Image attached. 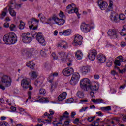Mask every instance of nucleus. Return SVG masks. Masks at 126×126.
<instances>
[{
	"mask_svg": "<svg viewBox=\"0 0 126 126\" xmlns=\"http://www.w3.org/2000/svg\"><path fill=\"white\" fill-rule=\"evenodd\" d=\"M60 17H61V18H63L64 17V15L63 14V12H60V13L59 14Z\"/></svg>",
	"mask_w": 126,
	"mask_h": 126,
	"instance_id": "61",
	"label": "nucleus"
},
{
	"mask_svg": "<svg viewBox=\"0 0 126 126\" xmlns=\"http://www.w3.org/2000/svg\"><path fill=\"white\" fill-rule=\"evenodd\" d=\"M107 35L111 39H118L119 38V31L115 29H109Z\"/></svg>",
	"mask_w": 126,
	"mask_h": 126,
	"instance_id": "10",
	"label": "nucleus"
},
{
	"mask_svg": "<svg viewBox=\"0 0 126 126\" xmlns=\"http://www.w3.org/2000/svg\"><path fill=\"white\" fill-rule=\"evenodd\" d=\"M73 102V98H70L67 100V103L68 104H71Z\"/></svg>",
	"mask_w": 126,
	"mask_h": 126,
	"instance_id": "57",
	"label": "nucleus"
},
{
	"mask_svg": "<svg viewBox=\"0 0 126 126\" xmlns=\"http://www.w3.org/2000/svg\"><path fill=\"white\" fill-rule=\"evenodd\" d=\"M98 62L99 63H104L107 60L106 56L103 54H100L98 56Z\"/></svg>",
	"mask_w": 126,
	"mask_h": 126,
	"instance_id": "20",
	"label": "nucleus"
},
{
	"mask_svg": "<svg viewBox=\"0 0 126 126\" xmlns=\"http://www.w3.org/2000/svg\"><path fill=\"white\" fill-rule=\"evenodd\" d=\"M71 34V30L70 29L64 30L63 32H59L60 36H69Z\"/></svg>",
	"mask_w": 126,
	"mask_h": 126,
	"instance_id": "22",
	"label": "nucleus"
},
{
	"mask_svg": "<svg viewBox=\"0 0 126 126\" xmlns=\"http://www.w3.org/2000/svg\"><path fill=\"white\" fill-rule=\"evenodd\" d=\"M96 56H97V51L94 49L90 51L88 57L90 61H94L96 59Z\"/></svg>",
	"mask_w": 126,
	"mask_h": 126,
	"instance_id": "16",
	"label": "nucleus"
},
{
	"mask_svg": "<svg viewBox=\"0 0 126 126\" xmlns=\"http://www.w3.org/2000/svg\"><path fill=\"white\" fill-rule=\"evenodd\" d=\"M81 29L85 33H87V32H89V31H90V27H89V25H87L85 23H83L81 26Z\"/></svg>",
	"mask_w": 126,
	"mask_h": 126,
	"instance_id": "23",
	"label": "nucleus"
},
{
	"mask_svg": "<svg viewBox=\"0 0 126 126\" xmlns=\"http://www.w3.org/2000/svg\"><path fill=\"white\" fill-rule=\"evenodd\" d=\"M116 69H118V70H119V71L120 72H121V71H122V70H120V68H119V67L115 66V69L111 71V73L112 75H118V72H117V71H116Z\"/></svg>",
	"mask_w": 126,
	"mask_h": 126,
	"instance_id": "32",
	"label": "nucleus"
},
{
	"mask_svg": "<svg viewBox=\"0 0 126 126\" xmlns=\"http://www.w3.org/2000/svg\"><path fill=\"white\" fill-rule=\"evenodd\" d=\"M117 59H119L121 62H124V58H123V56H119L117 57Z\"/></svg>",
	"mask_w": 126,
	"mask_h": 126,
	"instance_id": "59",
	"label": "nucleus"
},
{
	"mask_svg": "<svg viewBox=\"0 0 126 126\" xmlns=\"http://www.w3.org/2000/svg\"><path fill=\"white\" fill-rule=\"evenodd\" d=\"M118 16L120 20H125V19H126V16L124 14H121Z\"/></svg>",
	"mask_w": 126,
	"mask_h": 126,
	"instance_id": "46",
	"label": "nucleus"
},
{
	"mask_svg": "<svg viewBox=\"0 0 126 126\" xmlns=\"http://www.w3.org/2000/svg\"><path fill=\"white\" fill-rule=\"evenodd\" d=\"M111 121H110V120L108 119H105L104 121H103L101 122V123H103V124H110Z\"/></svg>",
	"mask_w": 126,
	"mask_h": 126,
	"instance_id": "53",
	"label": "nucleus"
},
{
	"mask_svg": "<svg viewBox=\"0 0 126 126\" xmlns=\"http://www.w3.org/2000/svg\"><path fill=\"white\" fill-rule=\"evenodd\" d=\"M59 58L62 62H72L74 57L72 55L65 52H59Z\"/></svg>",
	"mask_w": 126,
	"mask_h": 126,
	"instance_id": "3",
	"label": "nucleus"
},
{
	"mask_svg": "<svg viewBox=\"0 0 126 126\" xmlns=\"http://www.w3.org/2000/svg\"><path fill=\"white\" fill-rule=\"evenodd\" d=\"M39 22V20L35 18H32L31 19H30L28 21V23L29 25V28L30 29H32L33 30H36V29L38 28V27L35 26L36 24H38V23Z\"/></svg>",
	"mask_w": 126,
	"mask_h": 126,
	"instance_id": "8",
	"label": "nucleus"
},
{
	"mask_svg": "<svg viewBox=\"0 0 126 126\" xmlns=\"http://www.w3.org/2000/svg\"><path fill=\"white\" fill-rule=\"evenodd\" d=\"M21 85L24 90L29 88L30 85H29V78H25L21 81Z\"/></svg>",
	"mask_w": 126,
	"mask_h": 126,
	"instance_id": "14",
	"label": "nucleus"
},
{
	"mask_svg": "<svg viewBox=\"0 0 126 126\" xmlns=\"http://www.w3.org/2000/svg\"><path fill=\"white\" fill-rule=\"evenodd\" d=\"M66 95H67L66 92L62 93L58 96V101L59 102H63V100H65V99H66Z\"/></svg>",
	"mask_w": 126,
	"mask_h": 126,
	"instance_id": "26",
	"label": "nucleus"
},
{
	"mask_svg": "<svg viewBox=\"0 0 126 126\" xmlns=\"http://www.w3.org/2000/svg\"><path fill=\"white\" fill-rule=\"evenodd\" d=\"M26 66H28V67L33 69H34V67H35V63H34L33 61H29L27 63Z\"/></svg>",
	"mask_w": 126,
	"mask_h": 126,
	"instance_id": "29",
	"label": "nucleus"
},
{
	"mask_svg": "<svg viewBox=\"0 0 126 126\" xmlns=\"http://www.w3.org/2000/svg\"><path fill=\"white\" fill-rule=\"evenodd\" d=\"M96 115H98L99 117H103V113L101 111H98L96 112Z\"/></svg>",
	"mask_w": 126,
	"mask_h": 126,
	"instance_id": "58",
	"label": "nucleus"
},
{
	"mask_svg": "<svg viewBox=\"0 0 126 126\" xmlns=\"http://www.w3.org/2000/svg\"><path fill=\"white\" fill-rule=\"evenodd\" d=\"M76 115V113L74 111H73L71 113V117L74 118V116Z\"/></svg>",
	"mask_w": 126,
	"mask_h": 126,
	"instance_id": "60",
	"label": "nucleus"
},
{
	"mask_svg": "<svg viewBox=\"0 0 126 126\" xmlns=\"http://www.w3.org/2000/svg\"><path fill=\"white\" fill-rule=\"evenodd\" d=\"M75 56L76 57L77 60H81V59H82V57H83V54L81 51H77L75 53Z\"/></svg>",
	"mask_w": 126,
	"mask_h": 126,
	"instance_id": "30",
	"label": "nucleus"
},
{
	"mask_svg": "<svg viewBox=\"0 0 126 126\" xmlns=\"http://www.w3.org/2000/svg\"><path fill=\"white\" fill-rule=\"evenodd\" d=\"M1 82L0 84V89L2 90H5V87H9L11 85V78L7 75H4L1 78Z\"/></svg>",
	"mask_w": 126,
	"mask_h": 126,
	"instance_id": "2",
	"label": "nucleus"
},
{
	"mask_svg": "<svg viewBox=\"0 0 126 126\" xmlns=\"http://www.w3.org/2000/svg\"><path fill=\"white\" fill-rule=\"evenodd\" d=\"M35 38V34H34V32H33V34L29 33L28 32L27 33H23L22 34V39L23 43L25 44H29V43H31L33 38Z\"/></svg>",
	"mask_w": 126,
	"mask_h": 126,
	"instance_id": "5",
	"label": "nucleus"
},
{
	"mask_svg": "<svg viewBox=\"0 0 126 126\" xmlns=\"http://www.w3.org/2000/svg\"><path fill=\"white\" fill-rule=\"evenodd\" d=\"M66 11L67 13L69 14H71L72 13H76L78 18H79V14H78V9L76 8V6L74 4H71L70 5H68L66 7Z\"/></svg>",
	"mask_w": 126,
	"mask_h": 126,
	"instance_id": "6",
	"label": "nucleus"
},
{
	"mask_svg": "<svg viewBox=\"0 0 126 126\" xmlns=\"http://www.w3.org/2000/svg\"><path fill=\"white\" fill-rule=\"evenodd\" d=\"M18 111H19V113L21 115H27V113L24 111V109L23 108H18Z\"/></svg>",
	"mask_w": 126,
	"mask_h": 126,
	"instance_id": "39",
	"label": "nucleus"
},
{
	"mask_svg": "<svg viewBox=\"0 0 126 126\" xmlns=\"http://www.w3.org/2000/svg\"><path fill=\"white\" fill-rule=\"evenodd\" d=\"M90 126H99V122L98 121H94L92 123V124L90 125Z\"/></svg>",
	"mask_w": 126,
	"mask_h": 126,
	"instance_id": "47",
	"label": "nucleus"
},
{
	"mask_svg": "<svg viewBox=\"0 0 126 126\" xmlns=\"http://www.w3.org/2000/svg\"><path fill=\"white\" fill-rule=\"evenodd\" d=\"M82 39L83 38L80 35H75L74 37V41L72 43L73 46H80L82 44Z\"/></svg>",
	"mask_w": 126,
	"mask_h": 126,
	"instance_id": "13",
	"label": "nucleus"
},
{
	"mask_svg": "<svg viewBox=\"0 0 126 126\" xmlns=\"http://www.w3.org/2000/svg\"><path fill=\"white\" fill-rule=\"evenodd\" d=\"M100 87V84L98 83H95L94 86H90L89 88L91 91H94L96 92L99 90V88Z\"/></svg>",
	"mask_w": 126,
	"mask_h": 126,
	"instance_id": "21",
	"label": "nucleus"
},
{
	"mask_svg": "<svg viewBox=\"0 0 126 126\" xmlns=\"http://www.w3.org/2000/svg\"><path fill=\"white\" fill-rule=\"evenodd\" d=\"M56 85L52 84L51 85V92H52V91H54L55 89L56 88Z\"/></svg>",
	"mask_w": 126,
	"mask_h": 126,
	"instance_id": "56",
	"label": "nucleus"
},
{
	"mask_svg": "<svg viewBox=\"0 0 126 126\" xmlns=\"http://www.w3.org/2000/svg\"><path fill=\"white\" fill-rule=\"evenodd\" d=\"M80 78V75H79V73H75L73 74L70 80V84H71V85H76V84L78 83Z\"/></svg>",
	"mask_w": 126,
	"mask_h": 126,
	"instance_id": "12",
	"label": "nucleus"
},
{
	"mask_svg": "<svg viewBox=\"0 0 126 126\" xmlns=\"http://www.w3.org/2000/svg\"><path fill=\"white\" fill-rule=\"evenodd\" d=\"M88 109V107H82L81 109H80L79 112L80 113H82V112H85L86 110Z\"/></svg>",
	"mask_w": 126,
	"mask_h": 126,
	"instance_id": "52",
	"label": "nucleus"
},
{
	"mask_svg": "<svg viewBox=\"0 0 126 126\" xmlns=\"http://www.w3.org/2000/svg\"><path fill=\"white\" fill-rule=\"evenodd\" d=\"M52 56L53 57V59L54 60H58V56H57V55H56V53H55V52L53 53L52 54Z\"/></svg>",
	"mask_w": 126,
	"mask_h": 126,
	"instance_id": "54",
	"label": "nucleus"
},
{
	"mask_svg": "<svg viewBox=\"0 0 126 126\" xmlns=\"http://www.w3.org/2000/svg\"><path fill=\"white\" fill-rule=\"evenodd\" d=\"M69 118V113L67 111H65L63 116L61 117L60 121L62 122L64 118L68 119Z\"/></svg>",
	"mask_w": 126,
	"mask_h": 126,
	"instance_id": "31",
	"label": "nucleus"
},
{
	"mask_svg": "<svg viewBox=\"0 0 126 126\" xmlns=\"http://www.w3.org/2000/svg\"><path fill=\"white\" fill-rule=\"evenodd\" d=\"M94 79H99L100 78V76L99 75H94Z\"/></svg>",
	"mask_w": 126,
	"mask_h": 126,
	"instance_id": "63",
	"label": "nucleus"
},
{
	"mask_svg": "<svg viewBox=\"0 0 126 126\" xmlns=\"http://www.w3.org/2000/svg\"><path fill=\"white\" fill-rule=\"evenodd\" d=\"M57 17L56 16H53L52 17L49 18L47 20V24H50V23H52L53 21H55V20H54V18H56Z\"/></svg>",
	"mask_w": 126,
	"mask_h": 126,
	"instance_id": "41",
	"label": "nucleus"
},
{
	"mask_svg": "<svg viewBox=\"0 0 126 126\" xmlns=\"http://www.w3.org/2000/svg\"><path fill=\"white\" fill-rule=\"evenodd\" d=\"M77 96L78 98L82 99L84 97V94L82 91H79L77 93Z\"/></svg>",
	"mask_w": 126,
	"mask_h": 126,
	"instance_id": "35",
	"label": "nucleus"
},
{
	"mask_svg": "<svg viewBox=\"0 0 126 126\" xmlns=\"http://www.w3.org/2000/svg\"><path fill=\"white\" fill-rule=\"evenodd\" d=\"M40 54L42 57H46L47 53H45L44 50H42L40 51Z\"/></svg>",
	"mask_w": 126,
	"mask_h": 126,
	"instance_id": "51",
	"label": "nucleus"
},
{
	"mask_svg": "<svg viewBox=\"0 0 126 126\" xmlns=\"http://www.w3.org/2000/svg\"><path fill=\"white\" fill-rule=\"evenodd\" d=\"M42 84H43V82H41L39 80H36L35 82V85L37 87H42Z\"/></svg>",
	"mask_w": 126,
	"mask_h": 126,
	"instance_id": "37",
	"label": "nucleus"
},
{
	"mask_svg": "<svg viewBox=\"0 0 126 126\" xmlns=\"http://www.w3.org/2000/svg\"><path fill=\"white\" fill-rule=\"evenodd\" d=\"M121 61L119 60H115L114 63L116 65H118V66H120V65H121Z\"/></svg>",
	"mask_w": 126,
	"mask_h": 126,
	"instance_id": "49",
	"label": "nucleus"
},
{
	"mask_svg": "<svg viewBox=\"0 0 126 126\" xmlns=\"http://www.w3.org/2000/svg\"><path fill=\"white\" fill-rule=\"evenodd\" d=\"M90 84H91V81L88 78H83L80 82V86L84 90H86L87 87Z\"/></svg>",
	"mask_w": 126,
	"mask_h": 126,
	"instance_id": "9",
	"label": "nucleus"
},
{
	"mask_svg": "<svg viewBox=\"0 0 126 126\" xmlns=\"http://www.w3.org/2000/svg\"><path fill=\"white\" fill-rule=\"evenodd\" d=\"M30 77L32 79H36L38 78V72L36 71H32L29 73Z\"/></svg>",
	"mask_w": 126,
	"mask_h": 126,
	"instance_id": "27",
	"label": "nucleus"
},
{
	"mask_svg": "<svg viewBox=\"0 0 126 126\" xmlns=\"http://www.w3.org/2000/svg\"><path fill=\"white\" fill-rule=\"evenodd\" d=\"M7 13V8H5L4 10L2 12L1 16H2V17H4L5 15H6Z\"/></svg>",
	"mask_w": 126,
	"mask_h": 126,
	"instance_id": "44",
	"label": "nucleus"
},
{
	"mask_svg": "<svg viewBox=\"0 0 126 126\" xmlns=\"http://www.w3.org/2000/svg\"><path fill=\"white\" fill-rule=\"evenodd\" d=\"M110 18L112 21H117L119 18V14L115 12H112L110 16Z\"/></svg>",
	"mask_w": 126,
	"mask_h": 126,
	"instance_id": "24",
	"label": "nucleus"
},
{
	"mask_svg": "<svg viewBox=\"0 0 126 126\" xmlns=\"http://www.w3.org/2000/svg\"><path fill=\"white\" fill-rule=\"evenodd\" d=\"M47 80L49 82H50V83H52V82H53V80H54V76H53V75L52 74L49 75V76H48V77L47 78Z\"/></svg>",
	"mask_w": 126,
	"mask_h": 126,
	"instance_id": "40",
	"label": "nucleus"
},
{
	"mask_svg": "<svg viewBox=\"0 0 126 126\" xmlns=\"http://www.w3.org/2000/svg\"><path fill=\"white\" fill-rule=\"evenodd\" d=\"M58 48H63V49H66L67 47V43L65 41H62L57 44Z\"/></svg>",
	"mask_w": 126,
	"mask_h": 126,
	"instance_id": "28",
	"label": "nucleus"
},
{
	"mask_svg": "<svg viewBox=\"0 0 126 126\" xmlns=\"http://www.w3.org/2000/svg\"><path fill=\"white\" fill-rule=\"evenodd\" d=\"M79 71L82 75H86L88 72H90V68L88 66H82L80 68Z\"/></svg>",
	"mask_w": 126,
	"mask_h": 126,
	"instance_id": "18",
	"label": "nucleus"
},
{
	"mask_svg": "<svg viewBox=\"0 0 126 126\" xmlns=\"http://www.w3.org/2000/svg\"><path fill=\"white\" fill-rule=\"evenodd\" d=\"M38 17L40 18L41 21H46V17L42 15V14H39Z\"/></svg>",
	"mask_w": 126,
	"mask_h": 126,
	"instance_id": "43",
	"label": "nucleus"
},
{
	"mask_svg": "<svg viewBox=\"0 0 126 126\" xmlns=\"http://www.w3.org/2000/svg\"><path fill=\"white\" fill-rule=\"evenodd\" d=\"M19 29L20 30H22V29H24V27H25V24L22 21H20V24L19 25Z\"/></svg>",
	"mask_w": 126,
	"mask_h": 126,
	"instance_id": "36",
	"label": "nucleus"
},
{
	"mask_svg": "<svg viewBox=\"0 0 126 126\" xmlns=\"http://www.w3.org/2000/svg\"><path fill=\"white\" fill-rule=\"evenodd\" d=\"M98 6H99L101 10H105L107 7H108V3L106 2L102 1L99 0L98 1Z\"/></svg>",
	"mask_w": 126,
	"mask_h": 126,
	"instance_id": "19",
	"label": "nucleus"
},
{
	"mask_svg": "<svg viewBox=\"0 0 126 126\" xmlns=\"http://www.w3.org/2000/svg\"><path fill=\"white\" fill-rule=\"evenodd\" d=\"M126 70V64L125 66V68L120 71V73H124V72H125Z\"/></svg>",
	"mask_w": 126,
	"mask_h": 126,
	"instance_id": "64",
	"label": "nucleus"
},
{
	"mask_svg": "<svg viewBox=\"0 0 126 126\" xmlns=\"http://www.w3.org/2000/svg\"><path fill=\"white\" fill-rule=\"evenodd\" d=\"M113 5H114V2L112 1H110L108 8L107 9V11H111V10H112Z\"/></svg>",
	"mask_w": 126,
	"mask_h": 126,
	"instance_id": "34",
	"label": "nucleus"
},
{
	"mask_svg": "<svg viewBox=\"0 0 126 126\" xmlns=\"http://www.w3.org/2000/svg\"><path fill=\"white\" fill-rule=\"evenodd\" d=\"M9 7L8 10L10 12V14L11 16L14 17L16 15V12H15L13 9L16 8V0H11L9 1Z\"/></svg>",
	"mask_w": 126,
	"mask_h": 126,
	"instance_id": "7",
	"label": "nucleus"
},
{
	"mask_svg": "<svg viewBox=\"0 0 126 126\" xmlns=\"http://www.w3.org/2000/svg\"><path fill=\"white\" fill-rule=\"evenodd\" d=\"M120 34L121 36H126V30H124L122 29Z\"/></svg>",
	"mask_w": 126,
	"mask_h": 126,
	"instance_id": "50",
	"label": "nucleus"
},
{
	"mask_svg": "<svg viewBox=\"0 0 126 126\" xmlns=\"http://www.w3.org/2000/svg\"><path fill=\"white\" fill-rule=\"evenodd\" d=\"M112 64H113V62L112 61H109L106 63L107 66H108L109 67H110V66H112Z\"/></svg>",
	"mask_w": 126,
	"mask_h": 126,
	"instance_id": "55",
	"label": "nucleus"
},
{
	"mask_svg": "<svg viewBox=\"0 0 126 126\" xmlns=\"http://www.w3.org/2000/svg\"><path fill=\"white\" fill-rule=\"evenodd\" d=\"M53 19L54 20V22L56 24H58V25H63L64 24V23L65 22V21L63 19H59L58 17H56V18H53Z\"/></svg>",
	"mask_w": 126,
	"mask_h": 126,
	"instance_id": "25",
	"label": "nucleus"
},
{
	"mask_svg": "<svg viewBox=\"0 0 126 126\" xmlns=\"http://www.w3.org/2000/svg\"><path fill=\"white\" fill-rule=\"evenodd\" d=\"M73 71H74L73 68L68 67L63 70V74L64 76H70L73 73Z\"/></svg>",
	"mask_w": 126,
	"mask_h": 126,
	"instance_id": "15",
	"label": "nucleus"
},
{
	"mask_svg": "<svg viewBox=\"0 0 126 126\" xmlns=\"http://www.w3.org/2000/svg\"><path fill=\"white\" fill-rule=\"evenodd\" d=\"M111 107L110 106L103 107L102 108V111H111Z\"/></svg>",
	"mask_w": 126,
	"mask_h": 126,
	"instance_id": "45",
	"label": "nucleus"
},
{
	"mask_svg": "<svg viewBox=\"0 0 126 126\" xmlns=\"http://www.w3.org/2000/svg\"><path fill=\"white\" fill-rule=\"evenodd\" d=\"M10 31H15L16 30V25L12 24L9 26Z\"/></svg>",
	"mask_w": 126,
	"mask_h": 126,
	"instance_id": "38",
	"label": "nucleus"
},
{
	"mask_svg": "<svg viewBox=\"0 0 126 126\" xmlns=\"http://www.w3.org/2000/svg\"><path fill=\"white\" fill-rule=\"evenodd\" d=\"M96 103L97 104H101V103H103V100L102 99H96Z\"/></svg>",
	"mask_w": 126,
	"mask_h": 126,
	"instance_id": "62",
	"label": "nucleus"
},
{
	"mask_svg": "<svg viewBox=\"0 0 126 126\" xmlns=\"http://www.w3.org/2000/svg\"><path fill=\"white\" fill-rule=\"evenodd\" d=\"M50 114H48L47 112L44 113V116H47L48 119L45 120L46 122H47L48 123H51L52 122V119L54 118L53 115L55 114V111L52 109L49 110Z\"/></svg>",
	"mask_w": 126,
	"mask_h": 126,
	"instance_id": "17",
	"label": "nucleus"
},
{
	"mask_svg": "<svg viewBox=\"0 0 126 126\" xmlns=\"http://www.w3.org/2000/svg\"><path fill=\"white\" fill-rule=\"evenodd\" d=\"M39 93L42 95H45V94H46V90L44 89H40L39 90Z\"/></svg>",
	"mask_w": 126,
	"mask_h": 126,
	"instance_id": "48",
	"label": "nucleus"
},
{
	"mask_svg": "<svg viewBox=\"0 0 126 126\" xmlns=\"http://www.w3.org/2000/svg\"><path fill=\"white\" fill-rule=\"evenodd\" d=\"M53 124L54 125V126H63V123H62V122H57V121H54L53 122Z\"/></svg>",
	"mask_w": 126,
	"mask_h": 126,
	"instance_id": "42",
	"label": "nucleus"
},
{
	"mask_svg": "<svg viewBox=\"0 0 126 126\" xmlns=\"http://www.w3.org/2000/svg\"><path fill=\"white\" fill-rule=\"evenodd\" d=\"M34 102H40V103H49V100L46 98H42L39 100L34 101Z\"/></svg>",
	"mask_w": 126,
	"mask_h": 126,
	"instance_id": "33",
	"label": "nucleus"
},
{
	"mask_svg": "<svg viewBox=\"0 0 126 126\" xmlns=\"http://www.w3.org/2000/svg\"><path fill=\"white\" fill-rule=\"evenodd\" d=\"M21 53L22 56H25L27 58H31L37 53V50L34 48L23 49Z\"/></svg>",
	"mask_w": 126,
	"mask_h": 126,
	"instance_id": "4",
	"label": "nucleus"
},
{
	"mask_svg": "<svg viewBox=\"0 0 126 126\" xmlns=\"http://www.w3.org/2000/svg\"><path fill=\"white\" fill-rule=\"evenodd\" d=\"M3 41L6 45H14L16 43V34L13 32H10L4 35Z\"/></svg>",
	"mask_w": 126,
	"mask_h": 126,
	"instance_id": "1",
	"label": "nucleus"
},
{
	"mask_svg": "<svg viewBox=\"0 0 126 126\" xmlns=\"http://www.w3.org/2000/svg\"><path fill=\"white\" fill-rule=\"evenodd\" d=\"M33 34L35 37H36L37 41L39 42V44H40L42 46H46V41L45 40V38H44V37L43 36L42 33H38L34 32Z\"/></svg>",
	"mask_w": 126,
	"mask_h": 126,
	"instance_id": "11",
	"label": "nucleus"
}]
</instances>
